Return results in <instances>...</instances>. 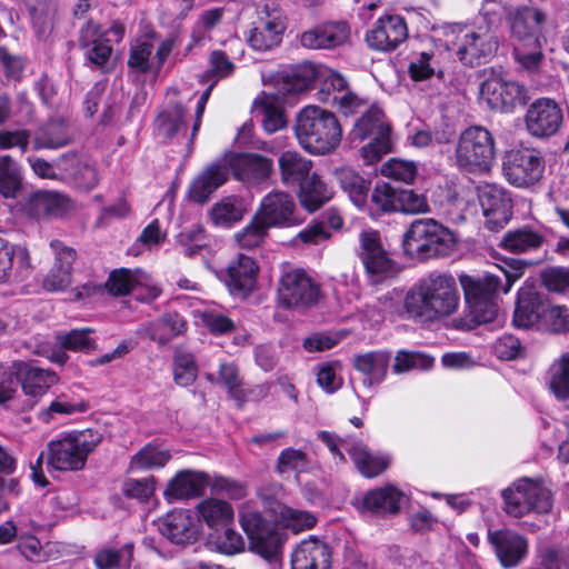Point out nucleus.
Segmentation results:
<instances>
[{
  "label": "nucleus",
  "mask_w": 569,
  "mask_h": 569,
  "mask_svg": "<svg viewBox=\"0 0 569 569\" xmlns=\"http://www.w3.org/2000/svg\"><path fill=\"white\" fill-rule=\"evenodd\" d=\"M460 303L456 279L447 272L433 271L418 280L405 298L410 317L438 320L455 313Z\"/></svg>",
  "instance_id": "obj_1"
},
{
  "label": "nucleus",
  "mask_w": 569,
  "mask_h": 569,
  "mask_svg": "<svg viewBox=\"0 0 569 569\" xmlns=\"http://www.w3.org/2000/svg\"><path fill=\"white\" fill-rule=\"evenodd\" d=\"M497 268L505 279V287H502L501 277L490 272L481 276L466 273L459 276V282L471 318L470 321L475 325L495 319L497 315L495 295L500 288L503 292H508L513 282L523 273L522 264L515 259L502 260V264H497Z\"/></svg>",
  "instance_id": "obj_2"
},
{
  "label": "nucleus",
  "mask_w": 569,
  "mask_h": 569,
  "mask_svg": "<svg viewBox=\"0 0 569 569\" xmlns=\"http://www.w3.org/2000/svg\"><path fill=\"white\" fill-rule=\"evenodd\" d=\"M516 60L526 69L535 70L542 59V47L555 30L549 16L535 6H519L508 13Z\"/></svg>",
  "instance_id": "obj_3"
},
{
  "label": "nucleus",
  "mask_w": 569,
  "mask_h": 569,
  "mask_svg": "<svg viewBox=\"0 0 569 569\" xmlns=\"http://www.w3.org/2000/svg\"><path fill=\"white\" fill-rule=\"evenodd\" d=\"M101 441L102 435L93 429L61 432L48 442L46 453L41 452L33 469L40 467L46 457L48 467L54 470H81L86 466L89 455Z\"/></svg>",
  "instance_id": "obj_4"
},
{
  "label": "nucleus",
  "mask_w": 569,
  "mask_h": 569,
  "mask_svg": "<svg viewBox=\"0 0 569 569\" xmlns=\"http://www.w3.org/2000/svg\"><path fill=\"white\" fill-rule=\"evenodd\" d=\"M295 134L307 152L327 154L340 144L342 129L332 112L310 104L298 113Z\"/></svg>",
  "instance_id": "obj_5"
},
{
  "label": "nucleus",
  "mask_w": 569,
  "mask_h": 569,
  "mask_svg": "<svg viewBox=\"0 0 569 569\" xmlns=\"http://www.w3.org/2000/svg\"><path fill=\"white\" fill-rule=\"evenodd\" d=\"M457 241L455 232L435 219H417L405 232L402 247L410 258L429 259L449 256Z\"/></svg>",
  "instance_id": "obj_6"
},
{
  "label": "nucleus",
  "mask_w": 569,
  "mask_h": 569,
  "mask_svg": "<svg viewBox=\"0 0 569 569\" xmlns=\"http://www.w3.org/2000/svg\"><path fill=\"white\" fill-rule=\"evenodd\" d=\"M352 142L371 139L361 148V157L367 164H373L391 152V128L382 110L377 104H371L356 120L350 133Z\"/></svg>",
  "instance_id": "obj_7"
},
{
  "label": "nucleus",
  "mask_w": 569,
  "mask_h": 569,
  "mask_svg": "<svg viewBox=\"0 0 569 569\" xmlns=\"http://www.w3.org/2000/svg\"><path fill=\"white\" fill-rule=\"evenodd\" d=\"M455 158L457 166L468 172L490 170L496 159L492 133L481 126L465 129L458 138Z\"/></svg>",
  "instance_id": "obj_8"
},
{
  "label": "nucleus",
  "mask_w": 569,
  "mask_h": 569,
  "mask_svg": "<svg viewBox=\"0 0 569 569\" xmlns=\"http://www.w3.org/2000/svg\"><path fill=\"white\" fill-rule=\"evenodd\" d=\"M505 511L515 518L529 513H547L552 508V496L539 479L520 478L502 491Z\"/></svg>",
  "instance_id": "obj_9"
},
{
  "label": "nucleus",
  "mask_w": 569,
  "mask_h": 569,
  "mask_svg": "<svg viewBox=\"0 0 569 569\" xmlns=\"http://www.w3.org/2000/svg\"><path fill=\"white\" fill-rule=\"evenodd\" d=\"M457 56L469 66L487 62L497 51L499 42L496 30L489 24L455 26Z\"/></svg>",
  "instance_id": "obj_10"
},
{
  "label": "nucleus",
  "mask_w": 569,
  "mask_h": 569,
  "mask_svg": "<svg viewBox=\"0 0 569 569\" xmlns=\"http://www.w3.org/2000/svg\"><path fill=\"white\" fill-rule=\"evenodd\" d=\"M318 438L327 445L331 453L337 457L339 461H345V456L340 450V448H343L363 477H377L389 467L390 459L388 456L370 452L367 446L360 440L352 438L340 439L328 431L319 432Z\"/></svg>",
  "instance_id": "obj_11"
},
{
  "label": "nucleus",
  "mask_w": 569,
  "mask_h": 569,
  "mask_svg": "<svg viewBox=\"0 0 569 569\" xmlns=\"http://www.w3.org/2000/svg\"><path fill=\"white\" fill-rule=\"evenodd\" d=\"M502 171L510 184L517 188H528L542 178L545 160L536 149H512L503 158Z\"/></svg>",
  "instance_id": "obj_12"
},
{
  "label": "nucleus",
  "mask_w": 569,
  "mask_h": 569,
  "mask_svg": "<svg viewBox=\"0 0 569 569\" xmlns=\"http://www.w3.org/2000/svg\"><path fill=\"white\" fill-rule=\"evenodd\" d=\"M240 522L248 536L251 551L268 560L277 558L283 540L274 523L264 520L254 510L241 511Z\"/></svg>",
  "instance_id": "obj_13"
},
{
  "label": "nucleus",
  "mask_w": 569,
  "mask_h": 569,
  "mask_svg": "<svg viewBox=\"0 0 569 569\" xmlns=\"http://www.w3.org/2000/svg\"><path fill=\"white\" fill-rule=\"evenodd\" d=\"M480 93L491 109L503 111H511L517 106L523 104L528 99L523 86L496 72H492L482 82Z\"/></svg>",
  "instance_id": "obj_14"
},
{
  "label": "nucleus",
  "mask_w": 569,
  "mask_h": 569,
  "mask_svg": "<svg viewBox=\"0 0 569 569\" xmlns=\"http://www.w3.org/2000/svg\"><path fill=\"white\" fill-rule=\"evenodd\" d=\"M319 298V288L312 279L300 269L284 272L278 288L279 302L286 308H308Z\"/></svg>",
  "instance_id": "obj_15"
},
{
  "label": "nucleus",
  "mask_w": 569,
  "mask_h": 569,
  "mask_svg": "<svg viewBox=\"0 0 569 569\" xmlns=\"http://www.w3.org/2000/svg\"><path fill=\"white\" fill-rule=\"evenodd\" d=\"M256 214L269 228H290L302 221L297 213L292 196L281 190L267 193L261 199Z\"/></svg>",
  "instance_id": "obj_16"
},
{
  "label": "nucleus",
  "mask_w": 569,
  "mask_h": 569,
  "mask_svg": "<svg viewBox=\"0 0 569 569\" xmlns=\"http://www.w3.org/2000/svg\"><path fill=\"white\" fill-rule=\"evenodd\" d=\"M173 47L172 39L158 43L151 38L137 40L131 46L128 66L136 72L158 74Z\"/></svg>",
  "instance_id": "obj_17"
},
{
  "label": "nucleus",
  "mask_w": 569,
  "mask_h": 569,
  "mask_svg": "<svg viewBox=\"0 0 569 569\" xmlns=\"http://www.w3.org/2000/svg\"><path fill=\"white\" fill-rule=\"evenodd\" d=\"M563 113L560 106L552 99L540 98L527 109L526 129L536 138H550L561 128Z\"/></svg>",
  "instance_id": "obj_18"
},
{
  "label": "nucleus",
  "mask_w": 569,
  "mask_h": 569,
  "mask_svg": "<svg viewBox=\"0 0 569 569\" xmlns=\"http://www.w3.org/2000/svg\"><path fill=\"white\" fill-rule=\"evenodd\" d=\"M106 288L113 296H124L130 291H137L138 298L151 300L161 293L160 287L153 281L151 276L141 269H119L113 270Z\"/></svg>",
  "instance_id": "obj_19"
},
{
  "label": "nucleus",
  "mask_w": 569,
  "mask_h": 569,
  "mask_svg": "<svg viewBox=\"0 0 569 569\" xmlns=\"http://www.w3.org/2000/svg\"><path fill=\"white\" fill-rule=\"evenodd\" d=\"M408 38V26L399 14H386L379 18L366 34L369 48L388 52L397 49Z\"/></svg>",
  "instance_id": "obj_20"
},
{
  "label": "nucleus",
  "mask_w": 569,
  "mask_h": 569,
  "mask_svg": "<svg viewBox=\"0 0 569 569\" xmlns=\"http://www.w3.org/2000/svg\"><path fill=\"white\" fill-rule=\"evenodd\" d=\"M478 199L490 230H499L512 216L511 199L499 186L485 183L478 187Z\"/></svg>",
  "instance_id": "obj_21"
},
{
  "label": "nucleus",
  "mask_w": 569,
  "mask_h": 569,
  "mask_svg": "<svg viewBox=\"0 0 569 569\" xmlns=\"http://www.w3.org/2000/svg\"><path fill=\"white\" fill-rule=\"evenodd\" d=\"M252 24L248 40L253 49L266 51L281 42L286 24L279 10H269L267 7L258 10L257 20Z\"/></svg>",
  "instance_id": "obj_22"
},
{
  "label": "nucleus",
  "mask_w": 569,
  "mask_h": 569,
  "mask_svg": "<svg viewBox=\"0 0 569 569\" xmlns=\"http://www.w3.org/2000/svg\"><path fill=\"white\" fill-rule=\"evenodd\" d=\"M359 257L373 277H387L393 272V261L385 249L378 231L369 229L359 234Z\"/></svg>",
  "instance_id": "obj_23"
},
{
  "label": "nucleus",
  "mask_w": 569,
  "mask_h": 569,
  "mask_svg": "<svg viewBox=\"0 0 569 569\" xmlns=\"http://www.w3.org/2000/svg\"><path fill=\"white\" fill-rule=\"evenodd\" d=\"M489 542L503 568H513L527 557L529 543L526 537L508 529L490 531Z\"/></svg>",
  "instance_id": "obj_24"
},
{
  "label": "nucleus",
  "mask_w": 569,
  "mask_h": 569,
  "mask_svg": "<svg viewBox=\"0 0 569 569\" xmlns=\"http://www.w3.org/2000/svg\"><path fill=\"white\" fill-rule=\"evenodd\" d=\"M21 209L24 214L32 219L57 218L70 209V200L57 191L38 190L24 199Z\"/></svg>",
  "instance_id": "obj_25"
},
{
  "label": "nucleus",
  "mask_w": 569,
  "mask_h": 569,
  "mask_svg": "<svg viewBox=\"0 0 569 569\" xmlns=\"http://www.w3.org/2000/svg\"><path fill=\"white\" fill-rule=\"evenodd\" d=\"M50 247L54 251V263L43 279V288L48 291H63L72 282V264L76 260V251L53 240Z\"/></svg>",
  "instance_id": "obj_26"
},
{
  "label": "nucleus",
  "mask_w": 569,
  "mask_h": 569,
  "mask_svg": "<svg viewBox=\"0 0 569 569\" xmlns=\"http://www.w3.org/2000/svg\"><path fill=\"white\" fill-rule=\"evenodd\" d=\"M224 164L230 167L236 179L248 183L264 180L272 171V161L256 153L226 156Z\"/></svg>",
  "instance_id": "obj_27"
},
{
  "label": "nucleus",
  "mask_w": 569,
  "mask_h": 569,
  "mask_svg": "<svg viewBox=\"0 0 569 569\" xmlns=\"http://www.w3.org/2000/svg\"><path fill=\"white\" fill-rule=\"evenodd\" d=\"M350 28L346 22L318 24L300 36V43L308 49H332L348 42Z\"/></svg>",
  "instance_id": "obj_28"
},
{
  "label": "nucleus",
  "mask_w": 569,
  "mask_h": 569,
  "mask_svg": "<svg viewBox=\"0 0 569 569\" xmlns=\"http://www.w3.org/2000/svg\"><path fill=\"white\" fill-rule=\"evenodd\" d=\"M258 266L246 254H239L230 262L227 269L226 284L233 296L246 297L254 288L258 276Z\"/></svg>",
  "instance_id": "obj_29"
},
{
  "label": "nucleus",
  "mask_w": 569,
  "mask_h": 569,
  "mask_svg": "<svg viewBox=\"0 0 569 569\" xmlns=\"http://www.w3.org/2000/svg\"><path fill=\"white\" fill-rule=\"evenodd\" d=\"M448 56L447 51L437 48L412 52L408 62L410 78L413 81H423L431 77L441 78Z\"/></svg>",
  "instance_id": "obj_30"
},
{
  "label": "nucleus",
  "mask_w": 569,
  "mask_h": 569,
  "mask_svg": "<svg viewBox=\"0 0 569 569\" xmlns=\"http://www.w3.org/2000/svg\"><path fill=\"white\" fill-rule=\"evenodd\" d=\"M405 499L403 491L393 485H387L367 491L362 497L361 506L377 516L396 515L400 511Z\"/></svg>",
  "instance_id": "obj_31"
},
{
  "label": "nucleus",
  "mask_w": 569,
  "mask_h": 569,
  "mask_svg": "<svg viewBox=\"0 0 569 569\" xmlns=\"http://www.w3.org/2000/svg\"><path fill=\"white\" fill-rule=\"evenodd\" d=\"M331 552L321 540L301 541L291 555V569H330Z\"/></svg>",
  "instance_id": "obj_32"
},
{
  "label": "nucleus",
  "mask_w": 569,
  "mask_h": 569,
  "mask_svg": "<svg viewBox=\"0 0 569 569\" xmlns=\"http://www.w3.org/2000/svg\"><path fill=\"white\" fill-rule=\"evenodd\" d=\"M390 359L391 355L389 351L376 350L355 355L352 365L363 376V386L372 388L386 379Z\"/></svg>",
  "instance_id": "obj_33"
},
{
  "label": "nucleus",
  "mask_w": 569,
  "mask_h": 569,
  "mask_svg": "<svg viewBox=\"0 0 569 569\" xmlns=\"http://www.w3.org/2000/svg\"><path fill=\"white\" fill-rule=\"evenodd\" d=\"M228 174L224 163H211L190 183L189 198L198 203L207 202L210 196L228 180Z\"/></svg>",
  "instance_id": "obj_34"
},
{
  "label": "nucleus",
  "mask_w": 569,
  "mask_h": 569,
  "mask_svg": "<svg viewBox=\"0 0 569 569\" xmlns=\"http://www.w3.org/2000/svg\"><path fill=\"white\" fill-rule=\"evenodd\" d=\"M88 408V403L74 392L70 390L62 391L56 395L49 406L39 410L38 419L49 425L61 418L86 412Z\"/></svg>",
  "instance_id": "obj_35"
},
{
  "label": "nucleus",
  "mask_w": 569,
  "mask_h": 569,
  "mask_svg": "<svg viewBox=\"0 0 569 569\" xmlns=\"http://www.w3.org/2000/svg\"><path fill=\"white\" fill-rule=\"evenodd\" d=\"M207 483V477L201 471H179L167 485L163 496L167 501L189 499L201 493Z\"/></svg>",
  "instance_id": "obj_36"
},
{
  "label": "nucleus",
  "mask_w": 569,
  "mask_h": 569,
  "mask_svg": "<svg viewBox=\"0 0 569 569\" xmlns=\"http://www.w3.org/2000/svg\"><path fill=\"white\" fill-rule=\"evenodd\" d=\"M162 536L177 545L191 542L196 539L197 530L187 510H173L159 523Z\"/></svg>",
  "instance_id": "obj_37"
},
{
  "label": "nucleus",
  "mask_w": 569,
  "mask_h": 569,
  "mask_svg": "<svg viewBox=\"0 0 569 569\" xmlns=\"http://www.w3.org/2000/svg\"><path fill=\"white\" fill-rule=\"evenodd\" d=\"M295 78L298 89H306L316 81H322V92H328L331 86L341 87L342 76L327 66L306 62L297 68Z\"/></svg>",
  "instance_id": "obj_38"
},
{
  "label": "nucleus",
  "mask_w": 569,
  "mask_h": 569,
  "mask_svg": "<svg viewBox=\"0 0 569 569\" xmlns=\"http://www.w3.org/2000/svg\"><path fill=\"white\" fill-rule=\"evenodd\" d=\"M21 387L33 403L47 393L49 388L59 381L54 371L24 365L20 369Z\"/></svg>",
  "instance_id": "obj_39"
},
{
  "label": "nucleus",
  "mask_w": 569,
  "mask_h": 569,
  "mask_svg": "<svg viewBox=\"0 0 569 569\" xmlns=\"http://www.w3.org/2000/svg\"><path fill=\"white\" fill-rule=\"evenodd\" d=\"M300 204L309 212H315L332 198V190L317 173H311L299 184Z\"/></svg>",
  "instance_id": "obj_40"
},
{
  "label": "nucleus",
  "mask_w": 569,
  "mask_h": 569,
  "mask_svg": "<svg viewBox=\"0 0 569 569\" xmlns=\"http://www.w3.org/2000/svg\"><path fill=\"white\" fill-rule=\"evenodd\" d=\"M281 181L286 186L300 184L310 176L311 160L297 151H284L278 159Z\"/></svg>",
  "instance_id": "obj_41"
},
{
  "label": "nucleus",
  "mask_w": 569,
  "mask_h": 569,
  "mask_svg": "<svg viewBox=\"0 0 569 569\" xmlns=\"http://www.w3.org/2000/svg\"><path fill=\"white\" fill-rule=\"evenodd\" d=\"M549 392L559 401L569 400V352L561 353L545 375Z\"/></svg>",
  "instance_id": "obj_42"
},
{
  "label": "nucleus",
  "mask_w": 569,
  "mask_h": 569,
  "mask_svg": "<svg viewBox=\"0 0 569 569\" xmlns=\"http://www.w3.org/2000/svg\"><path fill=\"white\" fill-rule=\"evenodd\" d=\"M171 458L170 450L158 443H147L130 458L128 470L140 472L161 469Z\"/></svg>",
  "instance_id": "obj_43"
},
{
  "label": "nucleus",
  "mask_w": 569,
  "mask_h": 569,
  "mask_svg": "<svg viewBox=\"0 0 569 569\" xmlns=\"http://www.w3.org/2000/svg\"><path fill=\"white\" fill-rule=\"evenodd\" d=\"M254 111L261 116L266 132L273 133L286 127L281 100L272 94H262L254 101Z\"/></svg>",
  "instance_id": "obj_44"
},
{
  "label": "nucleus",
  "mask_w": 569,
  "mask_h": 569,
  "mask_svg": "<svg viewBox=\"0 0 569 569\" xmlns=\"http://www.w3.org/2000/svg\"><path fill=\"white\" fill-rule=\"evenodd\" d=\"M542 310L539 297L531 290L521 289L513 313V323L518 328L528 329L542 320Z\"/></svg>",
  "instance_id": "obj_45"
},
{
  "label": "nucleus",
  "mask_w": 569,
  "mask_h": 569,
  "mask_svg": "<svg viewBox=\"0 0 569 569\" xmlns=\"http://www.w3.org/2000/svg\"><path fill=\"white\" fill-rule=\"evenodd\" d=\"M104 31L94 22H88L81 30V41L89 47L87 50L88 59L96 66H103L111 54V46L103 41Z\"/></svg>",
  "instance_id": "obj_46"
},
{
  "label": "nucleus",
  "mask_w": 569,
  "mask_h": 569,
  "mask_svg": "<svg viewBox=\"0 0 569 569\" xmlns=\"http://www.w3.org/2000/svg\"><path fill=\"white\" fill-rule=\"evenodd\" d=\"M335 176L352 203L362 209L367 203L370 182L350 167L336 169Z\"/></svg>",
  "instance_id": "obj_47"
},
{
  "label": "nucleus",
  "mask_w": 569,
  "mask_h": 569,
  "mask_svg": "<svg viewBox=\"0 0 569 569\" xmlns=\"http://www.w3.org/2000/svg\"><path fill=\"white\" fill-rule=\"evenodd\" d=\"M186 321L178 313H167L141 328V332L158 343H166L186 331Z\"/></svg>",
  "instance_id": "obj_48"
},
{
  "label": "nucleus",
  "mask_w": 569,
  "mask_h": 569,
  "mask_svg": "<svg viewBox=\"0 0 569 569\" xmlns=\"http://www.w3.org/2000/svg\"><path fill=\"white\" fill-rule=\"evenodd\" d=\"M322 100L337 107L343 116H352L359 112L362 113L370 107L366 100L359 98L347 88V81L343 77L342 86H331Z\"/></svg>",
  "instance_id": "obj_49"
},
{
  "label": "nucleus",
  "mask_w": 569,
  "mask_h": 569,
  "mask_svg": "<svg viewBox=\"0 0 569 569\" xmlns=\"http://www.w3.org/2000/svg\"><path fill=\"white\" fill-rule=\"evenodd\" d=\"M247 211V206L239 197H226L216 202L210 210V219L214 226L229 228L239 222Z\"/></svg>",
  "instance_id": "obj_50"
},
{
  "label": "nucleus",
  "mask_w": 569,
  "mask_h": 569,
  "mask_svg": "<svg viewBox=\"0 0 569 569\" xmlns=\"http://www.w3.org/2000/svg\"><path fill=\"white\" fill-rule=\"evenodd\" d=\"M206 379L213 385L221 386L227 389L229 396L237 401H244L247 395L242 388L239 370L233 362H220L218 375L208 372Z\"/></svg>",
  "instance_id": "obj_51"
},
{
  "label": "nucleus",
  "mask_w": 569,
  "mask_h": 569,
  "mask_svg": "<svg viewBox=\"0 0 569 569\" xmlns=\"http://www.w3.org/2000/svg\"><path fill=\"white\" fill-rule=\"evenodd\" d=\"M201 519L212 529L227 527L233 520V509L227 501L208 498L198 505Z\"/></svg>",
  "instance_id": "obj_52"
},
{
  "label": "nucleus",
  "mask_w": 569,
  "mask_h": 569,
  "mask_svg": "<svg viewBox=\"0 0 569 569\" xmlns=\"http://www.w3.org/2000/svg\"><path fill=\"white\" fill-rule=\"evenodd\" d=\"M542 243L543 237L539 232L530 228H521L508 231L503 236L500 246L510 252L523 253L537 250Z\"/></svg>",
  "instance_id": "obj_53"
},
{
  "label": "nucleus",
  "mask_w": 569,
  "mask_h": 569,
  "mask_svg": "<svg viewBox=\"0 0 569 569\" xmlns=\"http://www.w3.org/2000/svg\"><path fill=\"white\" fill-rule=\"evenodd\" d=\"M60 164L79 188L91 190L97 187L99 176L96 168L91 164L80 161L76 156L63 157L60 160Z\"/></svg>",
  "instance_id": "obj_54"
},
{
  "label": "nucleus",
  "mask_w": 569,
  "mask_h": 569,
  "mask_svg": "<svg viewBox=\"0 0 569 569\" xmlns=\"http://www.w3.org/2000/svg\"><path fill=\"white\" fill-rule=\"evenodd\" d=\"M21 186V166L11 156H0V194L4 198H14Z\"/></svg>",
  "instance_id": "obj_55"
},
{
  "label": "nucleus",
  "mask_w": 569,
  "mask_h": 569,
  "mask_svg": "<svg viewBox=\"0 0 569 569\" xmlns=\"http://www.w3.org/2000/svg\"><path fill=\"white\" fill-rule=\"evenodd\" d=\"M272 512L283 527L296 533L311 529L317 522L313 513L284 505H277Z\"/></svg>",
  "instance_id": "obj_56"
},
{
  "label": "nucleus",
  "mask_w": 569,
  "mask_h": 569,
  "mask_svg": "<svg viewBox=\"0 0 569 569\" xmlns=\"http://www.w3.org/2000/svg\"><path fill=\"white\" fill-rule=\"evenodd\" d=\"M157 128L166 138L186 137L188 127L184 120V109L181 104H174L163 110L157 118Z\"/></svg>",
  "instance_id": "obj_57"
},
{
  "label": "nucleus",
  "mask_w": 569,
  "mask_h": 569,
  "mask_svg": "<svg viewBox=\"0 0 569 569\" xmlns=\"http://www.w3.org/2000/svg\"><path fill=\"white\" fill-rule=\"evenodd\" d=\"M70 138L62 121H52L41 127L34 139L33 149H58L69 143Z\"/></svg>",
  "instance_id": "obj_58"
},
{
  "label": "nucleus",
  "mask_w": 569,
  "mask_h": 569,
  "mask_svg": "<svg viewBox=\"0 0 569 569\" xmlns=\"http://www.w3.org/2000/svg\"><path fill=\"white\" fill-rule=\"evenodd\" d=\"M132 560V546L120 549L102 548L96 552L94 565L98 569H124Z\"/></svg>",
  "instance_id": "obj_59"
},
{
  "label": "nucleus",
  "mask_w": 569,
  "mask_h": 569,
  "mask_svg": "<svg viewBox=\"0 0 569 569\" xmlns=\"http://www.w3.org/2000/svg\"><path fill=\"white\" fill-rule=\"evenodd\" d=\"M400 188L389 183H377L371 192L370 202L376 211L382 213L398 212Z\"/></svg>",
  "instance_id": "obj_60"
},
{
  "label": "nucleus",
  "mask_w": 569,
  "mask_h": 569,
  "mask_svg": "<svg viewBox=\"0 0 569 569\" xmlns=\"http://www.w3.org/2000/svg\"><path fill=\"white\" fill-rule=\"evenodd\" d=\"M198 367L194 357L184 350H177L173 358V379L177 385L188 387L194 382Z\"/></svg>",
  "instance_id": "obj_61"
},
{
  "label": "nucleus",
  "mask_w": 569,
  "mask_h": 569,
  "mask_svg": "<svg viewBox=\"0 0 569 569\" xmlns=\"http://www.w3.org/2000/svg\"><path fill=\"white\" fill-rule=\"evenodd\" d=\"M193 313L194 318L213 335H224L234 328L233 321L216 308L197 309Z\"/></svg>",
  "instance_id": "obj_62"
},
{
  "label": "nucleus",
  "mask_w": 569,
  "mask_h": 569,
  "mask_svg": "<svg viewBox=\"0 0 569 569\" xmlns=\"http://www.w3.org/2000/svg\"><path fill=\"white\" fill-rule=\"evenodd\" d=\"M177 242L186 256L193 257L207 247L208 240L202 226L192 224L178 233Z\"/></svg>",
  "instance_id": "obj_63"
},
{
  "label": "nucleus",
  "mask_w": 569,
  "mask_h": 569,
  "mask_svg": "<svg viewBox=\"0 0 569 569\" xmlns=\"http://www.w3.org/2000/svg\"><path fill=\"white\" fill-rule=\"evenodd\" d=\"M433 366V358L421 353L400 350L395 357L392 370L400 375L410 370H428Z\"/></svg>",
  "instance_id": "obj_64"
}]
</instances>
